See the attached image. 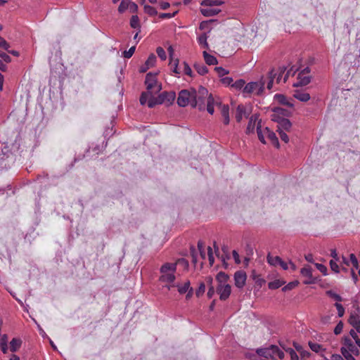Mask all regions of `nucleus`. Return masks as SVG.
<instances>
[{
  "mask_svg": "<svg viewBox=\"0 0 360 360\" xmlns=\"http://www.w3.org/2000/svg\"><path fill=\"white\" fill-rule=\"evenodd\" d=\"M178 264H182L185 268L188 267V262L186 259L181 258L176 260V262H166L163 264L160 268L159 281L165 283L164 288L167 290H171L175 285V273L176 271V266Z\"/></svg>",
  "mask_w": 360,
  "mask_h": 360,
  "instance_id": "obj_1",
  "label": "nucleus"
},
{
  "mask_svg": "<svg viewBox=\"0 0 360 360\" xmlns=\"http://www.w3.org/2000/svg\"><path fill=\"white\" fill-rule=\"evenodd\" d=\"M191 100V106L198 108L200 110L205 109V103L207 100V110L212 115L214 112V99L212 94L208 95V91L203 86H200L198 91L193 90Z\"/></svg>",
  "mask_w": 360,
  "mask_h": 360,
  "instance_id": "obj_2",
  "label": "nucleus"
},
{
  "mask_svg": "<svg viewBox=\"0 0 360 360\" xmlns=\"http://www.w3.org/2000/svg\"><path fill=\"white\" fill-rule=\"evenodd\" d=\"M257 132L258 139L263 143H266L267 139L275 147L279 148L278 139L276 134L271 131L269 127L262 128L261 122H258L257 124Z\"/></svg>",
  "mask_w": 360,
  "mask_h": 360,
  "instance_id": "obj_3",
  "label": "nucleus"
},
{
  "mask_svg": "<svg viewBox=\"0 0 360 360\" xmlns=\"http://www.w3.org/2000/svg\"><path fill=\"white\" fill-rule=\"evenodd\" d=\"M286 110L281 108H277L274 110V113L272 115V120L277 122V130L276 131H290L292 124L288 119L280 117L279 115H285Z\"/></svg>",
  "mask_w": 360,
  "mask_h": 360,
  "instance_id": "obj_4",
  "label": "nucleus"
},
{
  "mask_svg": "<svg viewBox=\"0 0 360 360\" xmlns=\"http://www.w3.org/2000/svg\"><path fill=\"white\" fill-rule=\"evenodd\" d=\"M176 98L174 91H163L156 98H152L149 103V108H153L156 105L165 104L170 105L173 103Z\"/></svg>",
  "mask_w": 360,
  "mask_h": 360,
  "instance_id": "obj_5",
  "label": "nucleus"
},
{
  "mask_svg": "<svg viewBox=\"0 0 360 360\" xmlns=\"http://www.w3.org/2000/svg\"><path fill=\"white\" fill-rule=\"evenodd\" d=\"M266 79L262 78L259 82H249L243 88V94L245 97L250 96L251 94H255L257 95L261 94L264 89Z\"/></svg>",
  "mask_w": 360,
  "mask_h": 360,
  "instance_id": "obj_6",
  "label": "nucleus"
},
{
  "mask_svg": "<svg viewBox=\"0 0 360 360\" xmlns=\"http://www.w3.org/2000/svg\"><path fill=\"white\" fill-rule=\"evenodd\" d=\"M145 84L147 91H152L153 94L159 92L162 89L161 84L158 83L157 73H148L146 76Z\"/></svg>",
  "mask_w": 360,
  "mask_h": 360,
  "instance_id": "obj_7",
  "label": "nucleus"
},
{
  "mask_svg": "<svg viewBox=\"0 0 360 360\" xmlns=\"http://www.w3.org/2000/svg\"><path fill=\"white\" fill-rule=\"evenodd\" d=\"M309 68H305L300 72H299L297 79V82L294 84L295 86H302L307 85L311 81Z\"/></svg>",
  "mask_w": 360,
  "mask_h": 360,
  "instance_id": "obj_8",
  "label": "nucleus"
},
{
  "mask_svg": "<svg viewBox=\"0 0 360 360\" xmlns=\"http://www.w3.org/2000/svg\"><path fill=\"white\" fill-rule=\"evenodd\" d=\"M192 99V91L184 89L181 90L179 94V96L177 98V103L181 107H185L188 104L191 105Z\"/></svg>",
  "mask_w": 360,
  "mask_h": 360,
  "instance_id": "obj_9",
  "label": "nucleus"
},
{
  "mask_svg": "<svg viewBox=\"0 0 360 360\" xmlns=\"http://www.w3.org/2000/svg\"><path fill=\"white\" fill-rule=\"evenodd\" d=\"M301 275L305 278L303 281V283L306 285L313 284L316 283V278L313 277L312 269L311 266H304L301 269Z\"/></svg>",
  "mask_w": 360,
  "mask_h": 360,
  "instance_id": "obj_10",
  "label": "nucleus"
},
{
  "mask_svg": "<svg viewBox=\"0 0 360 360\" xmlns=\"http://www.w3.org/2000/svg\"><path fill=\"white\" fill-rule=\"evenodd\" d=\"M216 292L219 295V299L224 301L230 296L231 287L229 284L217 285Z\"/></svg>",
  "mask_w": 360,
  "mask_h": 360,
  "instance_id": "obj_11",
  "label": "nucleus"
},
{
  "mask_svg": "<svg viewBox=\"0 0 360 360\" xmlns=\"http://www.w3.org/2000/svg\"><path fill=\"white\" fill-rule=\"evenodd\" d=\"M247 276L243 271H237L234 274L235 285L238 288H242L246 281Z\"/></svg>",
  "mask_w": 360,
  "mask_h": 360,
  "instance_id": "obj_12",
  "label": "nucleus"
},
{
  "mask_svg": "<svg viewBox=\"0 0 360 360\" xmlns=\"http://www.w3.org/2000/svg\"><path fill=\"white\" fill-rule=\"evenodd\" d=\"M217 105H219L221 109V114L223 117V122L224 124L227 125L230 122L229 117V107L228 105H221L220 103H217Z\"/></svg>",
  "mask_w": 360,
  "mask_h": 360,
  "instance_id": "obj_13",
  "label": "nucleus"
},
{
  "mask_svg": "<svg viewBox=\"0 0 360 360\" xmlns=\"http://www.w3.org/2000/svg\"><path fill=\"white\" fill-rule=\"evenodd\" d=\"M271 359L282 360L284 358V352L278 346L271 345Z\"/></svg>",
  "mask_w": 360,
  "mask_h": 360,
  "instance_id": "obj_14",
  "label": "nucleus"
},
{
  "mask_svg": "<svg viewBox=\"0 0 360 360\" xmlns=\"http://www.w3.org/2000/svg\"><path fill=\"white\" fill-rule=\"evenodd\" d=\"M348 322L357 332L360 333V318L356 313H352L349 317Z\"/></svg>",
  "mask_w": 360,
  "mask_h": 360,
  "instance_id": "obj_15",
  "label": "nucleus"
},
{
  "mask_svg": "<svg viewBox=\"0 0 360 360\" xmlns=\"http://www.w3.org/2000/svg\"><path fill=\"white\" fill-rule=\"evenodd\" d=\"M293 96L302 102H307L310 99L309 94L303 90H295Z\"/></svg>",
  "mask_w": 360,
  "mask_h": 360,
  "instance_id": "obj_16",
  "label": "nucleus"
},
{
  "mask_svg": "<svg viewBox=\"0 0 360 360\" xmlns=\"http://www.w3.org/2000/svg\"><path fill=\"white\" fill-rule=\"evenodd\" d=\"M345 345L347 347L349 353L352 355L359 356V349L352 342L350 339H345Z\"/></svg>",
  "mask_w": 360,
  "mask_h": 360,
  "instance_id": "obj_17",
  "label": "nucleus"
},
{
  "mask_svg": "<svg viewBox=\"0 0 360 360\" xmlns=\"http://www.w3.org/2000/svg\"><path fill=\"white\" fill-rule=\"evenodd\" d=\"M248 115L245 107L243 105H238L236 108L235 112V117L238 122H240L243 117H246Z\"/></svg>",
  "mask_w": 360,
  "mask_h": 360,
  "instance_id": "obj_18",
  "label": "nucleus"
},
{
  "mask_svg": "<svg viewBox=\"0 0 360 360\" xmlns=\"http://www.w3.org/2000/svg\"><path fill=\"white\" fill-rule=\"evenodd\" d=\"M153 94V93L149 91L143 92L140 96V103L143 105L147 103L148 106L149 107L150 99L156 98V97H154Z\"/></svg>",
  "mask_w": 360,
  "mask_h": 360,
  "instance_id": "obj_19",
  "label": "nucleus"
},
{
  "mask_svg": "<svg viewBox=\"0 0 360 360\" xmlns=\"http://www.w3.org/2000/svg\"><path fill=\"white\" fill-rule=\"evenodd\" d=\"M168 51L169 52V56H170L169 65H170V68H171V70L174 73L179 75V74H180V71H179V68H178L179 59H176L175 60L172 61V52H173V49L170 46L169 48Z\"/></svg>",
  "mask_w": 360,
  "mask_h": 360,
  "instance_id": "obj_20",
  "label": "nucleus"
},
{
  "mask_svg": "<svg viewBox=\"0 0 360 360\" xmlns=\"http://www.w3.org/2000/svg\"><path fill=\"white\" fill-rule=\"evenodd\" d=\"M293 347H295V350L300 353L302 359H307L309 357L310 353L308 351L304 350L300 344L294 342Z\"/></svg>",
  "mask_w": 360,
  "mask_h": 360,
  "instance_id": "obj_21",
  "label": "nucleus"
},
{
  "mask_svg": "<svg viewBox=\"0 0 360 360\" xmlns=\"http://www.w3.org/2000/svg\"><path fill=\"white\" fill-rule=\"evenodd\" d=\"M274 98L281 104L287 105L288 107L293 106V103H292V101L283 94H276L274 96Z\"/></svg>",
  "mask_w": 360,
  "mask_h": 360,
  "instance_id": "obj_22",
  "label": "nucleus"
},
{
  "mask_svg": "<svg viewBox=\"0 0 360 360\" xmlns=\"http://www.w3.org/2000/svg\"><path fill=\"white\" fill-rule=\"evenodd\" d=\"M258 116L257 115H253L250 117V120L248 122V124L247 126L246 129V133L250 134L254 132L255 127L256 124V122L257 121Z\"/></svg>",
  "mask_w": 360,
  "mask_h": 360,
  "instance_id": "obj_23",
  "label": "nucleus"
},
{
  "mask_svg": "<svg viewBox=\"0 0 360 360\" xmlns=\"http://www.w3.org/2000/svg\"><path fill=\"white\" fill-rule=\"evenodd\" d=\"M229 278V277L226 273L220 271L216 276V280L218 283L217 285H226Z\"/></svg>",
  "mask_w": 360,
  "mask_h": 360,
  "instance_id": "obj_24",
  "label": "nucleus"
},
{
  "mask_svg": "<svg viewBox=\"0 0 360 360\" xmlns=\"http://www.w3.org/2000/svg\"><path fill=\"white\" fill-rule=\"evenodd\" d=\"M202 54L204 60L207 65H212L217 64L218 61L216 57L209 54L206 51H204Z\"/></svg>",
  "mask_w": 360,
  "mask_h": 360,
  "instance_id": "obj_25",
  "label": "nucleus"
},
{
  "mask_svg": "<svg viewBox=\"0 0 360 360\" xmlns=\"http://www.w3.org/2000/svg\"><path fill=\"white\" fill-rule=\"evenodd\" d=\"M190 285H191L190 281H186V282H184V283L183 285H180L179 283H175L174 288H177L178 292L180 294H184L188 290H189L190 288H191L190 287Z\"/></svg>",
  "mask_w": 360,
  "mask_h": 360,
  "instance_id": "obj_26",
  "label": "nucleus"
},
{
  "mask_svg": "<svg viewBox=\"0 0 360 360\" xmlns=\"http://www.w3.org/2000/svg\"><path fill=\"white\" fill-rule=\"evenodd\" d=\"M219 11H220L219 9L212 8H202L200 10L201 13L205 17L216 15Z\"/></svg>",
  "mask_w": 360,
  "mask_h": 360,
  "instance_id": "obj_27",
  "label": "nucleus"
},
{
  "mask_svg": "<svg viewBox=\"0 0 360 360\" xmlns=\"http://www.w3.org/2000/svg\"><path fill=\"white\" fill-rule=\"evenodd\" d=\"M308 345L309 348L316 353H321L322 352L325 351V349H323V345L319 343L312 341H309Z\"/></svg>",
  "mask_w": 360,
  "mask_h": 360,
  "instance_id": "obj_28",
  "label": "nucleus"
},
{
  "mask_svg": "<svg viewBox=\"0 0 360 360\" xmlns=\"http://www.w3.org/2000/svg\"><path fill=\"white\" fill-rule=\"evenodd\" d=\"M197 39H198V42L199 45L201 47H202L203 49H209V45H208V43L207 41V36L206 33H203V34H200L198 37Z\"/></svg>",
  "mask_w": 360,
  "mask_h": 360,
  "instance_id": "obj_29",
  "label": "nucleus"
},
{
  "mask_svg": "<svg viewBox=\"0 0 360 360\" xmlns=\"http://www.w3.org/2000/svg\"><path fill=\"white\" fill-rule=\"evenodd\" d=\"M22 341L18 338H13L10 342V349L11 352H16L21 346Z\"/></svg>",
  "mask_w": 360,
  "mask_h": 360,
  "instance_id": "obj_30",
  "label": "nucleus"
},
{
  "mask_svg": "<svg viewBox=\"0 0 360 360\" xmlns=\"http://www.w3.org/2000/svg\"><path fill=\"white\" fill-rule=\"evenodd\" d=\"M257 352L261 356H263L266 359H271V347L267 348L259 349H257Z\"/></svg>",
  "mask_w": 360,
  "mask_h": 360,
  "instance_id": "obj_31",
  "label": "nucleus"
},
{
  "mask_svg": "<svg viewBox=\"0 0 360 360\" xmlns=\"http://www.w3.org/2000/svg\"><path fill=\"white\" fill-rule=\"evenodd\" d=\"M277 75V72H274V71H270L269 73V76L268 77L266 78V79L268 80L267 81V84H266V87L269 90H271L273 87V84H274V80L276 77V76Z\"/></svg>",
  "mask_w": 360,
  "mask_h": 360,
  "instance_id": "obj_32",
  "label": "nucleus"
},
{
  "mask_svg": "<svg viewBox=\"0 0 360 360\" xmlns=\"http://www.w3.org/2000/svg\"><path fill=\"white\" fill-rule=\"evenodd\" d=\"M271 71H274V72H277V75L275 78H276V82L280 83L282 80L283 75L285 72V67H279L277 69H272Z\"/></svg>",
  "mask_w": 360,
  "mask_h": 360,
  "instance_id": "obj_33",
  "label": "nucleus"
},
{
  "mask_svg": "<svg viewBox=\"0 0 360 360\" xmlns=\"http://www.w3.org/2000/svg\"><path fill=\"white\" fill-rule=\"evenodd\" d=\"M195 70L200 75H204L208 72L207 68L202 63H196L194 65Z\"/></svg>",
  "mask_w": 360,
  "mask_h": 360,
  "instance_id": "obj_34",
  "label": "nucleus"
},
{
  "mask_svg": "<svg viewBox=\"0 0 360 360\" xmlns=\"http://www.w3.org/2000/svg\"><path fill=\"white\" fill-rule=\"evenodd\" d=\"M222 4V0H203L201 2V5L205 6H218Z\"/></svg>",
  "mask_w": 360,
  "mask_h": 360,
  "instance_id": "obj_35",
  "label": "nucleus"
},
{
  "mask_svg": "<svg viewBox=\"0 0 360 360\" xmlns=\"http://www.w3.org/2000/svg\"><path fill=\"white\" fill-rule=\"evenodd\" d=\"M267 262L272 266H276L281 262V259L278 256L274 257L269 254L267 256Z\"/></svg>",
  "mask_w": 360,
  "mask_h": 360,
  "instance_id": "obj_36",
  "label": "nucleus"
},
{
  "mask_svg": "<svg viewBox=\"0 0 360 360\" xmlns=\"http://www.w3.org/2000/svg\"><path fill=\"white\" fill-rule=\"evenodd\" d=\"M341 353L346 360H356L353 355L349 353V351L344 347L341 348Z\"/></svg>",
  "mask_w": 360,
  "mask_h": 360,
  "instance_id": "obj_37",
  "label": "nucleus"
},
{
  "mask_svg": "<svg viewBox=\"0 0 360 360\" xmlns=\"http://www.w3.org/2000/svg\"><path fill=\"white\" fill-rule=\"evenodd\" d=\"M156 62V56L154 53H151L146 61V65L152 68L155 65Z\"/></svg>",
  "mask_w": 360,
  "mask_h": 360,
  "instance_id": "obj_38",
  "label": "nucleus"
},
{
  "mask_svg": "<svg viewBox=\"0 0 360 360\" xmlns=\"http://www.w3.org/2000/svg\"><path fill=\"white\" fill-rule=\"evenodd\" d=\"M144 11L150 16L155 15L158 13L156 9L154 7L149 5H146L144 6Z\"/></svg>",
  "mask_w": 360,
  "mask_h": 360,
  "instance_id": "obj_39",
  "label": "nucleus"
},
{
  "mask_svg": "<svg viewBox=\"0 0 360 360\" xmlns=\"http://www.w3.org/2000/svg\"><path fill=\"white\" fill-rule=\"evenodd\" d=\"M245 82L243 79H238L231 84V86L236 89H243L245 86Z\"/></svg>",
  "mask_w": 360,
  "mask_h": 360,
  "instance_id": "obj_40",
  "label": "nucleus"
},
{
  "mask_svg": "<svg viewBox=\"0 0 360 360\" xmlns=\"http://www.w3.org/2000/svg\"><path fill=\"white\" fill-rule=\"evenodd\" d=\"M282 285H283V283L279 280H276L274 281L269 282L268 284L269 288H270L271 290L278 289L280 287H281Z\"/></svg>",
  "mask_w": 360,
  "mask_h": 360,
  "instance_id": "obj_41",
  "label": "nucleus"
},
{
  "mask_svg": "<svg viewBox=\"0 0 360 360\" xmlns=\"http://www.w3.org/2000/svg\"><path fill=\"white\" fill-rule=\"evenodd\" d=\"M130 25L133 28H139V19L137 15H133L130 20Z\"/></svg>",
  "mask_w": 360,
  "mask_h": 360,
  "instance_id": "obj_42",
  "label": "nucleus"
},
{
  "mask_svg": "<svg viewBox=\"0 0 360 360\" xmlns=\"http://www.w3.org/2000/svg\"><path fill=\"white\" fill-rule=\"evenodd\" d=\"M156 52L160 58L162 60H165L167 58L166 52L163 48L159 46L156 49Z\"/></svg>",
  "mask_w": 360,
  "mask_h": 360,
  "instance_id": "obj_43",
  "label": "nucleus"
},
{
  "mask_svg": "<svg viewBox=\"0 0 360 360\" xmlns=\"http://www.w3.org/2000/svg\"><path fill=\"white\" fill-rule=\"evenodd\" d=\"M338 262V261H334L333 259H331L329 262L331 270L336 274L340 272V266L337 263Z\"/></svg>",
  "mask_w": 360,
  "mask_h": 360,
  "instance_id": "obj_44",
  "label": "nucleus"
},
{
  "mask_svg": "<svg viewBox=\"0 0 360 360\" xmlns=\"http://www.w3.org/2000/svg\"><path fill=\"white\" fill-rule=\"evenodd\" d=\"M135 50H136V46H131L128 51H124L123 52V57L125 58H130L133 56Z\"/></svg>",
  "mask_w": 360,
  "mask_h": 360,
  "instance_id": "obj_45",
  "label": "nucleus"
},
{
  "mask_svg": "<svg viewBox=\"0 0 360 360\" xmlns=\"http://www.w3.org/2000/svg\"><path fill=\"white\" fill-rule=\"evenodd\" d=\"M349 259H350V262L352 263L353 267L358 269H359V262H358L357 258L356 257L355 255L353 253H351L349 255Z\"/></svg>",
  "mask_w": 360,
  "mask_h": 360,
  "instance_id": "obj_46",
  "label": "nucleus"
},
{
  "mask_svg": "<svg viewBox=\"0 0 360 360\" xmlns=\"http://www.w3.org/2000/svg\"><path fill=\"white\" fill-rule=\"evenodd\" d=\"M129 7V3L128 4V3L125 2L124 0H122L118 7V11L122 13L124 12Z\"/></svg>",
  "mask_w": 360,
  "mask_h": 360,
  "instance_id": "obj_47",
  "label": "nucleus"
},
{
  "mask_svg": "<svg viewBox=\"0 0 360 360\" xmlns=\"http://www.w3.org/2000/svg\"><path fill=\"white\" fill-rule=\"evenodd\" d=\"M335 306L338 310V316L339 317L343 316V315L345 314V309H344L343 306L341 304L338 303V302H336L335 304Z\"/></svg>",
  "mask_w": 360,
  "mask_h": 360,
  "instance_id": "obj_48",
  "label": "nucleus"
},
{
  "mask_svg": "<svg viewBox=\"0 0 360 360\" xmlns=\"http://www.w3.org/2000/svg\"><path fill=\"white\" fill-rule=\"evenodd\" d=\"M176 13H177V11H174L172 13H162L160 14L159 17L160 18H162V19H169V18H172L174 17Z\"/></svg>",
  "mask_w": 360,
  "mask_h": 360,
  "instance_id": "obj_49",
  "label": "nucleus"
},
{
  "mask_svg": "<svg viewBox=\"0 0 360 360\" xmlns=\"http://www.w3.org/2000/svg\"><path fill=\"white\" fill-rule=\"evenodd\" d=\"M214 70L219 77H223L229 73L226 70L221 67H216Z\"/></svg>",
  "mask_w": 360,
  "mask_h": 360,
  "instance_id": "obj_50",
  "label": "nucleus"
},
{
  "mask_svg": "<svg viewBox=\"0 0 360 360\" xmlns=\"http://www.w3.org/2000/svg\"><path fill=\"white\" fill-rule=\"evenodd\" d=\"M297 284H298L297 281L290 282L288 285L284 286L282 290H283V291H287V290H292L295 287H296L297 285Z\"/></svg>",
  "mask_w": 360,
  "mask_h": 360,
  "instance_id": "obj_51",
  "label": "nucleus"
},
{
  "mask_svg": "<svg viewBox=\"0 0 360 360\" xmlns=\"http://www.w3.org/2000/svg\"><path fill=\"white\" fill-rule=\"evenodd\" d=\"M207 255H208V259H209V262H210V264L211 266H212L214 262V256H213L212 250V248L210 247L207 248Z\"/></svg>",
  "mask_w": 360,
  "mask_h": 360,
  "instance_id": "obj_52",
  "label": "nucleus"
},
{
  "mask_svg": "<svg viewBox=\"0 0 360 360\" xmlns=\"http://www.w3.org/2000/svg\"><path fill=\"white\" fill-rule=\"evenodd\" d=\"M205 285L204 283H201L200 284L198 289L196 290V292H195L196 296L197 297L201 296L205 292Z\"/></svg>",
  "mask_w": 360,
  "mask_h": 360,
  "instance_id": "obj_53",
  "label": "nucleus"
},
{
  "mask_svg": "<svg viewBox=\"0 0 360 360\" xmlns=\"http://www.w3.org/2000/svg\"><path fill=\"white\" fill-rule=\"evenodd\" d=\"M0 47L6 51L10 48L9 44L1 37H0Z\"/></svg>",
  "mask_w": 360,
  "mask_h": 360,
  "instance_id": "obj_54",
  "label": "nucleus"
},
{
  "mask_svg": "<svg viewBox=\"0 0 360 360\" xmlns=\"http://www.w3.org/2000/svg\"><path fill=\"white\" fill-rule=\"evenodd\" d=\"M343 329V323L342 321H340L337 326H335L334 329V333L335 335H339L342 333Z\"/></svg>",
  "mask_w": 360,
  "mask_h": 360,
  "instance_id": "obj_55",
  "label": "nucleus"
},
{
  "mask_svg": "<svg viewBox=\"0 0 360 360\" xmlns=\"http://www.w3.org/2000/svg\"><path fill=\"white\" fill-rule=\"evenodd\" d=\"M281 139L285 143H288L289 141V138L285 131H277Z\"/></svg>",
  "mask_w": 360,
  "mask_h": 360,
  "instance_id": "obj_56",
  "label": "nucleus"
},
{
  "mask_svg": "<svg viewBox=\"0 0 360 360\" xmlns=\"http://www.w3.org/2000/svg\"><path fill=\"white\" fill-rule=\"evenodd\" d=\"M328 295H330V297H331L332 298H333L335 300H336L337 302H341L342 301V297L340 295L332 292V291H328L327 292Z\"/></svg>",
  "mask_w": 360,
  "mask_h": 360,
  "instance_id": "obj_57",
  "label": "nucleus"
},
{
  "mask_svg": "<svg viewBox=\"0 0 360 360\" xmlns=\"http://www.w3.org/2000/svg\"><path fill=\"white\" fill-rule=\"evenodd\" d=\"M315 265H316V266L318 270H319L324 275H326L327 267L325 265H323L322 264H319V263L315 264Z\"/></svg>",
  "mask_w": 360,
  "mask_h": 360,
  "instance_id": "obj_58",
  "label": "nucleus"
},
{
  "mask_svg": "<svg viewBox=\"0 0 360 360\" xmlns=\"http://www.w3.org/2000/svg\"><path fill=\"white\" fill-rule=\"evenodd\" d=\"M0 57L2 58V60H4L6 63H10L11 61V57L1 51H0Z\"/></svg>",
  "mask_w": 360,
  "mask_h": 360,
  "instance_id": "obj_59",
  "label": "nucleus"
},
{
  "mask_svg": "<svg viewBox=\"0 0 360 360\" xmlns=\"http://www.w3.org/2000/svg\"><path fill=\"white\" fill-rule=\"evenodd\" d=\"M184 73L186 75L192 76V70H191V68H190V66L188 65V64L186 62H184Z\"/></svg>",
  "mask_w": 360,
  "mask_h": 360,
  "instance_id": "obj_60",
  "label": "nucleus"
},
{
  "mask_svg": "<svg viewBox=\"0 0 360 360\" xmlns=\"http://www.w3.org/2000/svg\"><path fill=\"white\" fill-rule=\"evenodd\" d=\"M221 82L226 86H229L232 84L233 79L229 77H226L221 79Z\"/></svg>",
  "mask_w": 360,
  "mask_h": 360,
  "instance_id": "obj_61",
  "label": "nucleus"
},
{
  "mask_svg": "<svg viewBox=\"0 0 360 360\" xmlns=\"http://www.w3.org/2000/svg\"><path fill=\"white\" fill-rule=\"evenodd\" d=\"M330 256L334 259V261H340V257H338L335 249L331 250Z\"/></svg>",
  "mask_w": 360,
  "mask_h": 360,
  "instance_id": "obj_62",
  "label": "nucleus"
},
{
  "mask_svg": "<svg viewBox=\"0 0 360 360\" xmlns=\"http://www.w3.org/2000/svg\"><path fill=\"white\" fill-rule=\"evenodd\" d=\"M233 257L236 264L240 263L239 255L236 250L233 251Z\"/></svg>",
  "mask_w": 360,
  "mask_h": 360,
  "instance_id": "obj_63",
  "label": "nucleus"
},
{
  "mask_svg": "<svg viewBox=\"0 0 360 360\" xmlns=\"http://www.w3.org/2000/svg\"><path fill=\"white\" fill-rule=\"evenodd\" d=\"M214 292H215L214 288L212 285H210L208 289L207 297L209 298H212V296L214 295Z\"/></svg>",
  "mask_w": 360,
  "mask_h": 360,
  "instance_id": "obj_64",
  "label": "nucleus"
}]
</instances>
